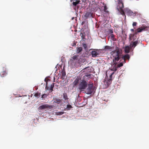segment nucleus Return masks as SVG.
Returning <instances> with one entry per match:
<instances>
[{
    "label": "nucleus",
    "instance_id": "nucleus-1",
    "mask_svg": "<svg viewBox=\"0 0 149 149\" xmlns=\"http://www.w3.org/2000/svg\"><path fill=\"white\" fill-rule=\"evenodd\" d=\"M78 89L81 92L84 91L87 88L88 84L87 81L83 78L81 79L80 76H77L73 82L74 86H76L78 84Z\"/></svg>",
    "mask_w": 149,
    "mask_h": 149
},
{
    "label": "nucleus",
    "instance_id": "nucleus-2",
    "mask_svg": "<svg viewBox=\"0 0 149 149\" xmlns=\"http://www.w3.org/2000/svg\"><path fill=\"white\" fill-rule=\"evenodd\" d=\"M149 29V25H147L143 24L142 26L138 28L136 30V32L134 34H130L129 36V40H133V41L135 40L137 37V33L141 32L143 31H148Z\"/></svg>",
    "mask_w": 149,
    "mask_h": 149
},
{
    "label": "nucleus",
    "instance_id": "nucleus-3",
    "mask_svg": "<svg viewBox=\"0 0 149 149\" xmlns=\"http://www.w3.org/2000/svg\"><path fill=\"white\" fill-rule=\"evenodd\" d=\"M112 55L114 58L113 59V62L114 63L116 64V61H118L121 57V53L118 49H116V50L112 51L111 52Z\"/></svg>",
    "mask_w": 149,
    "mask_h": 149
},
{
    "label": "nucleus",
    "instance_id": "nucleus-4",
    "mask_svg": "<svg viewBox=\"0 0 149 149\" xmlns=\"http://www.w3.org/2000/svg\"><path fill=\"white\" fill-rule=\"evenodd\" d=\"M88 87L87 88L86 93L87 94H91L93 91V83H89L88 84Z\"/></svg>",
    "mask_w": 149,
    "mask_h": 149
},
{
    "label": "nucleus",
    "instance_id": "nucleus-5",
    "mask_svg": "<svg viewBox=\"0 0 149 149\" xmlns=\"http://www.w3.org/2000/svg\"><path fill=\"white\" fill-rule=\"evenodd\" d=\"M54 106L53 105H49L47 104H43L38 108L39 110H42L47 109H51L54 107Z\"/></svg>",
    "mask_w": 149,
    "mask_h": 149
},
{
    "label": "nucleus",
    "instance_id": "nucleus-6",
    "mask_svg": "<svg viewBox=\"0 0 149 149\" xmlns=\"http://www.w3.org/2000/svg\"><path fill=\"white\" fill-rule=\"evenodd\" d=\"M123 4H118L117 6L118 8L119 11H120V14L123 15H124L125 17L126 16L125 15V12L123 9Z\"/></svg>",
    "mask_w": 149,
    "mask_h": 149
},
{
    "label": "nucleus",
    "instance_id": "nucleus-7",
    "mask_svg": "<svg viewBox=\"0 0 149 149\" xmlns=\"http://www.w3.org/2000/svg\"><path fill=\"white\" fill-rule=\"evenodd\" d=\"M93 77L92 74H86L83 76L82 78L87 81L90 79H92Z\"/></svg>",
    "mask_w": 149,
    "mask_h": 149
},
{
    "label": "nucleus",
    "instance_id": "nucleus-8",
    "mask_svg": "<svg viewBox=\"0 0 149 149\" xmlns=\"http://www.w3.org/2000/svg\"><path fill=\"white\" fill-rule=\"evenodd\" d=\"M138 44L139 41L138 38L136 41L131 42L130 44V46L131 48H132V47L134 48Z\"/></svg>",
    "mask_w": 149,
    "mask_h": 149
},
{
    "label": "nucleus",
    "instance_id": "nucleus-9",
    "mask_svg": "<svg viewBox=\"0 0 149 149\" xmlns=\"http://www.w3.org/2000/svg\"><path fill=\"white\" fill-rule=\"evenodd\" d=\"M122 59H123V62L125 63V60L126 59H128V60H129L130 58V56L128 54H126L122 57Z\"/></svg>",
    "mask_w": 149,
    "mask_h": 149
},
{
    "label": "nucleus",
    "instance_id": "nucleus-10",
    "mask_svg": "<svg viewBox=\"0 0 149 149\" xmlns=\"http://www.w3.org/2000/svg\"><path fill=\"white\" fill-rule=\"evenodd\" d=\"M47 83L46 82V86L45 88L47 89H48L49 90L52 91L53 90V88L54 86V84H55L54 83H53L52 84H51L50 87L49 89H48V87L47 86Z\"/></svg>",
    "mask_w": 149,
    "mask_h": 149
},
{
    "label": "nucleus",
    "instance_id": "nucleus-11",
    "mask_svg": "<svg viewBox=\"0 0 149 149\" xmlns=\"http://www.w3.org/2000/svg\"><path fill=\"white\" fill-rule=\"evenodd\" d=\"M132 48L130 47V46H125V53H128L129 52L130 49Z\"/></svg>",
    "mask_w": 149,
    "mask_h": 149
},
{
    "label": "nucleus",
    "instance_id": "nucleus-12",
    "mask_svg": "<svg viewBox=\"0 0 149 149\" xmlns=\"http://www.w3.org/2000/svg\"><path fill=\"white\" fill-rule=\"evenodd\" d=\"M78 56L75 55L73 56L71 59L70 60V61L71 63H73L74 61L75 60H77V58Z\"/></svg>",
    "mask_w": 149,
    "mask_h": 149
},
{
    "label": "nucleus",
    "instance_id": "nucleus-13",
    "mask_svg": "<svg viewBox=\"0 0 149 149\" xmlns=\"http://www.w3.org/2000/svg\"><path fill=\"white\" fill-rule=\"evenodd\" d=\"M91 54L93 57H96L99 54L97 52L95 51H93L91 52Z\"/></svg>",
    "mask_w": 149,
    "mask_h": 149
},
{
    "label": "nucleus",
    "instance_id": "nucleus-14",
    "mask_svg": "<svg viewBox=\"0 0 149 149\" xmlns=\"http://www.w3.org/2000/svg\"><path fill=\"white\" fill-rule=\"evenodd\" d=\"M54 102L57 104L60 103L62 101V100L59 98H55L54 99Z\"/></svg>",
    "mask_w": 149,
    "mask_h": 149
},
{
    "label": "nucleus",
    "instance_id": "nucleus-15",
    "mask_svg": "<svg viewBox=\"0 0 149 149\" xmlns=\"http://www.w3.org/2000/svg\"><path fill=\"white\" fill-rule=\"evenodd\" d=\"M124 11L125 12H127L128 13L129 15H132L133 13V12L131 10L127 8H125L124 9Z\"/></svg>",
    "mask_w": 149,
    "mask_h": 149
},
{
    "label": "nucleus",
    "instance_id": "nucleus-16",
    "mask_svg": "<svg viewBox=\"0 0 149 149\" xmlns=\"http://www.w3.org/2000/svg\"><path fill=\"white\" fill-rule=\"evenodd\" d=\"M80 36L81 37V40L83 41H85L86 40V38H85V33L84 34L82 33H80Z\"/></svg>",
    "mask_w": 149,
    "mask_h": 149
},
{
    "label": "nucleus",
    "instance_id": "nucleus-17",
    "mask_svg": "<svg viewBox=\"0 0 149 149\" xmlns=\"http://www.w3.org/2000/svg\"><path fill=\"white\" fill-rule=\"evenodd\" d=\"M7 74V72L5 69L4 70L1 72L0 73L1 76L2 77H4L5 76H6Z\"/></svg>",
    "mask_w": 149,
    "mask_h": 149
},
{
    "label": "nucleus",
    "instance_id": "nucleus-18",
    "mask_svg": "<svg viewBox=\"0 0 149 149\" xmlns=\"http://www.w3.org/2000/svg\"><path fill=\"white\" fill-rule=\"evenodd\" d=\"M74 1L72 2V4L74 6H76L77 4L79 3L80 1L78 0H73Z\"/></svg>",
    "mask_w": 149,
    "mask_h": 149
},
{
    "label": "nucleus",
    "instance_id": "nucleus-19",
    "mask_svg": "<svg viewBox=\"0 0 149 149\" xmlns=\"http://www.w3.org/2000/svg\"><path fill=\"white\" fill-rule=\"evenodd\" d=\"M92 15L91 13L90 12H87L85 15V17L86 18H88L90 17H91Z\"/></svg>",
    "mask_w": 149,
    "mask_h": 149
},
{
    "label": "nucleus",
    "instance_id": "nucleus-20",
    "mask_svg": "<svg viewBox=\"0 0 149 149\" xmlns=\"http://www.w3.org/2000/svg\"><path fill=\"white\" fill-rule=\"evenodd\" d=\"M63 97L66 101L68 100V97L66 93H64L63 94Z\"/></svg>",
    "mask_w": 149,
    "mask_h": 149
},
{
    "label": "nucleus",
    "instance_id": "nucleus-21",
    "mask_svg": "<svg viewBox=\"0 0 149 149\" xmlns=\"http://www.w3.org/2000/svg\"><path fill=\"white\" fill-rule=\"evenodd\" d=\"M112 48L111 47L109 46H105L104 49L106 50H108L111 49Z\"/></svg>",
    "mask_w": 149,
    "mask_h": 149
},
{
    "label": "nucleus",
    "instance_id": "nucleus-22",
    "mask_svg": "<svg viewBox=\"0 0 149 149\" xmlns=\"http://www.w3.org/2000/svg\"><path fill=\"white\" fill-rule=\"evenodd\" d=\"M40 93L37 92L35 94L34 96L38 98L40 96Z\"/></svg>",
    "mask_w": 149,
    "mask_h": 149
},
{
    "label": "nucleus",
    "instance_id": "nucleus-23",
    "mask_svg": "<svg viewBox=\"0 0 149 149\" xmlns=\"http://www.w3.org/2000/svg\"><path fill=\"white\" fill-rule=\"evenodd\" d=\"M110 36L111 37V39H112L114 41L116 40V39L114 37L115 36L113 33L111 34Z\"/></svg>",
    "mask_w": 149,
    "mask_h": 149
},
{
    "label": "nucleus",
    "instance_id": "nucleus-24",
    "mask_svg": "<svg viewBox=\"0 0 149 149\" xmlns=\"http://www.w3.org/2000/svg\"><path fill=\"white\" fill-rule=\"evenodd\" d=\"M112 82V79H109L107 82V84L108 86H109L111 83Z\"/></svg>",
    "mask_w": 149,
    "mask_h": 149
},
{
    "label": "nucleus",
    "instance_id": "nucleus-25",
    "mask_svg": "<svg viewBox=\"0 0 149 149\" xmlns=\"http://www.w3.org/2000/svg\"><path fill=\"white\" fill-rule=\"evenodd\" d=\"M82 48L81 47H79L77 48V52L78 53H79L82 51Z\"/></svg>",
    "mask_w": 149,
    "mask_h": 149
},
{
    "label": "nucleus",
    "instance_id": "nucleus-26",
    "mask_svg": "<svg viewBox=\"0 0 149 149\" xmlns=\"http://www.w3.org/2000/svg\"><path fill=\"white\" fill-rule=\"evenodd\" d=\"M82 46L84 48L85 50H87V45L86 44H85L84 43H82Z\"/></svg>",
    "mask_w": 149,
    "mask_h": 149
},
{
    "label": "nucleus",
    "instance_id": "nucleus-27",
    "mask_svg": "<svg viewBox=\"0 0 149 149\" xmlns=\"http://www.w3.org/2000/svg\"><path fill=\"white\" fill-rule=\"evenodd\" d=\"M123 65V63H120L119 64H118L117 65V68H119L120 67L122 66Z\"/></svg>",
    "mask_w": 149,
    "mask_h": 149
},
{
    "label": "nucleus",
    "instance_id": "nucleus-28",
    "mask_svg": "<svg viewBox=\"0 0 149 149\" xmlns=\"http://www.w3.org/2000/svg\"><path fill=\"white\" fill-rule=\"evenodd\" d=\"M107 10V7L106 6H104V12H105L108 13V11Z\"/></svg>",
    "mask_w": 149,
    "mask_h": 149
},
{
    "label": "nucleus",
    "instance_id": "nucleus-29",
    "mask_svg": "<svg viewBox=\"0 0 149 149\" xmlns=\"http://www.w3.org/2000/svg\"><path fill=\"white\" fill-rule=\"evenodd\" d=\"M63 113L62 112H57L56 113V114L58 115H62Z\"/></svg>",
    "mask_w": 149,
    "mask_h": 149
},
{
    "label": "nucleus",
    "instance_id": "nucleus-30",
    "mask_svg": "<svg viewBox=\"0 0 149 149\" xmlns=\"http://www.w3.org/2000/svg\"><path fill=\"white\" fill-rule=\"evenodd\" d=\"M109 33H110L111 34L113 33V31L112 29H109L107 32Z\"/></svg>",
    "mask_w": 149,
    "mask_h": 149
},
{
    "label": "nucleus",
    "instance_id": "nucleus-31",
    "mask_svg": "<svg viewBox=\"0 0 149 149\" xmlns=\"http://www.w3.org/2000/svg\"><path fill=\"white\" fill-rule=\"evenodd\" d=\"M117 67L116 66H114L113 67L112 70L114 71H116L117 70Z\"/></svg>",
    "mask_w": 149,
    "mask_h": 149
},
{
    "label": "nucleus",
    "instance_id": "nucleus-32",
    "mask_svg": "<svg viewBox=\"0 0 149 149\" xmlns=\"http://www.w3.org/2000/svg\"><path fill=\"white\" fill-rule=\"evenodd\" d=\"M67 108L68 109V110H69L70 108H72V107L70 105L68 104L67 105Z\"/></svg>",
    "mask_w": 149,
    "mask_h": 149
},
{
    "label": "nucleus",
    "instance_id": "nucleus-33",
    "mask_svg": "<svg viewBox=\"0 0 149 149\" xmlns=\"http://www.w3.org/2000/svg\"><path fill=\"white\" fill-rule=\"evenodd\" d=\"M65 72H62V77L63 78V77H65Z\"/></svg>",
    "mask_w": 149,
    "mask_h": 149
},
{
    "label": "nucleus",
    "instance_id": "nucleus-34",
    "mask_svg": "<svg viewBox=\"0 0 149 149\" xmlns=\"http://www.w3.org/2000/svg\"><path fill=\"white\" fill-rule=\"evenodd\" d=\"M118 4H123V1L122 0H118Z\"/></svg>",
    "mask_w": 149,
    "mask_h": 149
},
{
    "label": "nucleus",
    "instance_id": "nucleus-35",
    "mask_svg": "<svg viewBox=\"0 0 149 149\" xmlns=\"http://www.w3.org/2000/svg\"><path fill=\"white\" fill-rule=\"evenodd\" d=\"M137 23L136 22H134L132 24V26H136Z\"/></svg>",
    "mask_w": 149,
    "mask_h": 149
},
{
    "label": "nucleus",
    "instance_id": "nucleus-36",
    "mask_svg": "<svg viewBox=\"0 0 149 149\" xmlns=\"http://www.w3.org/2000/svg\"><path fill=\"white\" fill-rule=\"evenodd\" d=\"M114 74V72H113L110 75V79H111V77H112V75Z\"/></svg>",
    "mask_w": 149,
    "mask_h": 149
},
{
    "label": "nucleus",
    "instance_id": "nucleus-37",
    "mask_svg": "<svg viewBox=\"0 0 149 149\" xmlns=\"http://www.w3.org/2000/svg\"><path fill=\"white\" fill-rule=\"evenodd\" d=\"M45 95V94H43L42 95L41 98H43L44 97V96Z\"/></svg>",
    "mask_w": 149,
    "mask_h": 149
},
{
    "label": "nucleus",
    "instance_id": "nucleus-38",
    "mask_svg": "<svg viewBox=\"0 0 149 149\" xmlns=\"http://www.w3.org/2000/svg\"><path fill=\"white\" fill-rule=\"evenodd\" d=\"M131 31H134V30L133 29H131Z\"/></svg>",
    "mask_w": 149,
    "mask_h": 149
},
{
    "label": "nucleus",
    "instance_id": "nucleus-39",
    "mask_svg": "<svg viewBox=\"0 0 149 149\" xmlns=\"http://www.w3.org/2000/svg\"><path fill=\"white\" fill-rule=\"evenodd\" d=\"M76 45V44L75 43H74V45Z\"/></svg>",
    "mask_w": 149,
    "mask_h": 149
},
{
    "label": "nucleus",
    "instance_id": "nucleus-40",
    "mask_svg": "<svg viewBox=\"0 0 149 149\" xmlns=\"http://www.w3.org/2000/svg\"><path fill=\"white\" fill-rule=\"evenodd\" d=\"M74 18L73 17L72 18V19H73Z\"/></svg>",
    "mask_w": 149,
    "mask_h": 149
},
{
    "label": "nucleus",
    "instance_id": "nucleus-41",
    "mask_svg": "<svg viewBox=\"0 0 149 149\" xmlns=\"http://www.w3.org/2000/svg\"><path fill=\"white\" fill-rule=\"evenodd\" d=\"M116 64H115V66H116V64L117 63H116Z\"/></svg>",
    "mask_w": 149,
    "mask_h": 149
}]
</instances>
